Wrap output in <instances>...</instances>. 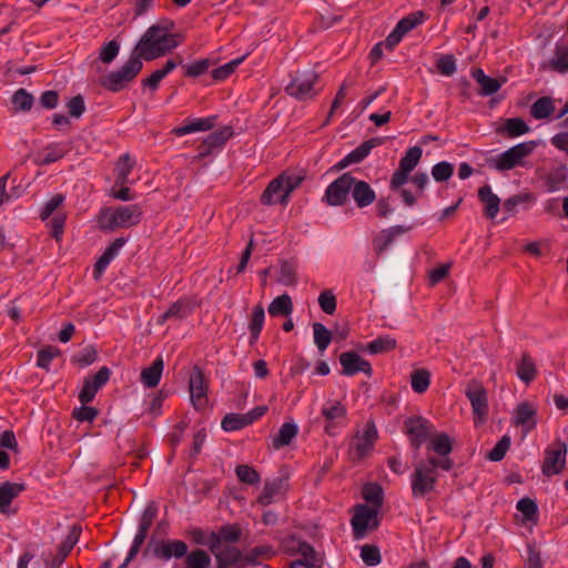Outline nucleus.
Returning a JSON list of instances; mask_svg holds the SVG:
<instances>
[{
    "instance_id": "39448f33",
    "label": "nucleus",
    "mask_w": 568,
    "mask_h": 568,
    "mask_svg": "<svg viewBox=\"0 0 568 568\" xmlns=\"http://www.w3.org/2000/svg\"><path fill=\"white\" fill-rule=\"evenodd\" d=\"M536 146L537 143L535 141L516 144L495 158L491 165L498 171H508L516 166H524L525 159L535 151Z\"/></svg>"
},
{
    "instance_id": "20e7f679",
    "label": "nucleus",
    "mask_w": 568,
    "mask_h": 568,
    "mask_svg": "<svg viewBox=\"0 0 568 568\" xmlns=\"http://www.w3.org/2000/svg\"><path fill=\"white\" fill-rule=\"evenodd\" d=\"M143 63L138 57L131 54V58L116 71L105 75L101 83L103 88L118 92L126 87L142 70Z\"/></svg>"
},
{
    "instance_id": "dca6fc26",
    "label": "nucleus",
    "mask_w": 568,
    "mask_h": 568,
    "mask_svg": "<svg viewBox=\"0 0 568 568\" xmlns=\"http://www.w3.org/2000/svg\"><path fill=\"white\" fill-rule=\"evenodd\" d=\"M378 433L373 420L366 422L362 434H357L353 446L354 456L358 459L364 458L374 447Z\"/></svg>"
},
{
    "instance_id": "e433bc0d",
    "label": "nucleus",
    "mask_w": 568,
    "mask_h": 568,
    "mask_svg": "<svg viewBox=\"0 0 568 568\" xmlns=\"http://www.w3.org/2000/svg\"><path fill=\"white\" fill-rule=\"evenodd\" d=\"M555 111L554 100L549 97L539 98L530 106V114L536 120H542Z\"/></svg>"
},
{
    "instance_id": "473e14b6",
    "label": "nucleus",
    "mask_w": 568,
    "mask_h": 568,
    "mask_svg": "<svg viewBox=\"0 0 568 568\" xmlns=\"http://www.w3.org/2000/svg\"><path fill=\"white\" fill-rule=\"evenodd\" d=\"M298 432L297 425L294 423H284L278 433L272 439V447L280 449L291 444L293 438L296 437Z\"/></svg>"
},
{
    "instance_id": "338daca9",
    "label": "nucleus",
    "mask_w": 568,
    "mask_h": 568,
    "mask_svg": "<svg viewBox=\"0 0 568 568\" xmlns=\"http://www.w3.org/2000/svg\"><path fill=\"white\" fill-rule=\"evenodd\" d=\"M567 179V169L560 168L551 172L546 180V186L549 192H555L559 189V185Z\"/></svg>"
},
{
    "instance_id": "09e8293b",
    "label": "nucleus",
    "mask_w": 568,
    "mask_h": 568,
    "mask_svg": "<svg viewBox=\"0 0 568 568\" xmlns=\"http://www.w3.org/2000/svg\"><path fill=\"white\" fill-rule=\"evenodd\" d=\"M98 224L103 231H114L115 229H120L115 209H102L98 215Z\"/></svg>"
},
{
    "instance_id": "603ef678",
    "label": "nucleus",
    "mask_w": 568,
    "mask_h": 568,
    "mask_svg": "<svg viewBox=\"0 0 568 568\" xmlns=\"http://www.w3.org/2000/svg\"><path fill=\"white\" fill-rule=\"evenodd\" d=\"M423 150L419 146L409 148L399 161V168L412 172L420 161Z\"/></svg>"
},
{
    "instance_id": "cd10ccee",
    "label": "nucleus",
    "mask_w": 568,
    "mask_h": 568,
    "mask_svg": "<svg viewBox=\"0 0 568 568\" xmlns=\"http://www.w3.org/2000/svg\"><path fill=\"white\" fill-rule=\"evenodd\" d=\"M479 201L484 204V215L488 220H494L500 206V199L493 193L489 185H484L478 190Z\"/></svg>"
},
{
    "instance_id": "c85d7f7f",
    "label": "nucleus",
    "mask_w": 568,
    "mask_h": 568,
    "mask_svg": "<svg viewBox=\"0 0 568 568\" xmlns=\"http://www.w3.org/2000/svg\"><path fill=\"white\" fill-rule=\"evenodd\" d=\"M351 190L358 207H366L375 201L376 195L374 190L364 181H356L354 178V184Z\"/></svg>"
},
{
    "instance_id": "ea45409f",
    "label": "nucleus",
    "mask_w": 568,
    "mask_h": 568,
    "mask_svg": "<svg viewBox=\"0 0 568 568\" xmlns=\"http://www.w3.org/2000/svg\"><path fill=\"white\" fill-rule=\"evenodd\" d=\"M11 102L16 112H28L32 109L34 98L21 88L13 93Z\"/></svg>"
},
{
    "instance_id": "4be33fe9",
    "label": "nucleus",
    "mask_w": 568,
    "mask_h": 568,
    "mask_svg": "<svg viewBox=\"0 0 568 568\" xmlns=\"http://www.w3.org/2000/svg\"><path fill=\"white\" fill-rule=\"evenodd\" d=\"M284 178H276L272 180L264 192L261 195V203L264 205H272L281 203L286 205L290 197H283L285 193V184L283 183Z\"/></svg>"
},
{
    "instance_id": "ddd939ff",
    "label": "nucleus",
    "mask_w": 568,
    "mask_h": 568,
    "mask_svg": "<svg viewBox=\"0 0 568 568\" xmlns=\"http://www.w3.org/2000/svg\"><path fill=\"white\" fill-rule=\"evenodd\" d=\"M511 423L528 434L537 426V407L527 400L519 403L513 414Z\"/></svg>"
},
{
    "instance_id": "423d86ee",
    "label": "nucleus",
    "mask_w": 568,
    "mask_h": 568,
    "mask_svg": "<svg viewBox=\"0 0 568 568\" xmlns=\"http://www.w3.org/2000/svg\"><path fill=\"white\" fill-rule=\"evenodd\" d=\"M465 395L470 402L475 423H483L488 415L487 390L483 384L476 379L467 383Z\"/></svg>"
},
{
    "instance_id": "f03ea898",
    "label": "nucleus",
    "mask_w": 568,
    "mask_h": 568,
    "mask_svg": "<svg viewBox=\"0 0 568 568\" xmlns=\"http://www.w3.org/2000/svg\"><path fill=\"white\" fill-rule=\"evenodd\" d=\"M80 534L81 527L73 525L55 555L50 550L40 549L38 545H29L20 556L17 568H29V561L36 557H41L44 568H59L78 542Z\"/></svg>"
},
{
    "instance_id": "aec40b11",
    "label": "nucleus",
    "mask_w": 568,
    "mask_h": 568,
    "mask_svg": "<svg viewBox=\"0 0 568 568\" xmlns=\"http://www.w3.org/2000/svg\"><path fill=\"white\" fill-rule=\"evenodd\" d=\"M24 490V485L19 483L4 481L0 485V513L6 516L16 515L17 507L12 506L16 499Z\"/></svg>"
},
{
    "instance_id": "7c9ffc66",
    "label": "nucleus",
    "mask_w": 568,
    "mask_h": 568,
    "mask_svg": "<svg viewBox=\"0 0 568 568\" xmlns=\"http://www.w3.org/2000/svg\"><path fill=\"white\" fill-rule=\"evenodd\" d=\"M529 130L528 124L521 118H509L496 129V132L506 138H517L528 133Z\"/></svg>"
},
{
    "instance_id": "49530a36",
    "label": "nucleus",
    "mask_w": 568,
    "mask_h": 568,
    "mask_svg": "<svg viewBox=\"0 0 568 568\" xmlns=\"http://www.w3.org/2000/svg\"><path fill=\"white\" fill-rule=\"evenodd\" d=\"M265 318L264 308L262 305H256L253 308L252 317L250 321L248 329L251 332V343L257 341L258 335L262 331L263 323Z\"/></svg>"
},
{
    "instance_id": "f3484780",
    "label": "nucleus",
    "mask_w": 568,
    "mask_h": 568,
    "mask_svg": "<svg viewBox=\"0 0 568 568\" xmlns=\"http://www.w3.org/2000/svg\"><path fill=\"white\" fill-rule=\"evenodd\" d=\"M110 376V368L103 366L93 377L85 378L83 387L79 394L80 402L82 404L92 402L98 390L109 381Z\"/></svg>"
},
{
    "instance_id": "0eeeda50",
    "label": "nucleus",
    "mask_w": 568,
    "mask_h": 568,
    "mask_svg": "<svg viewBox=\"0 0 568 568\" xmlns=\"http://www.w3.org/2000/svg\"><path fill=\"white\" fill-rule=\"evenodd\" d=\"M567 445L561 440H556L545 450V458L541 465V471L546 477H551L562 473L566 466Z\"/></svg>"
},
{
    "instance_id": "9d476101",
    "label": "nucleus",
    "mask_w": 568,
    "mask_h": 568,
    "mask_svg": "<svg viewBox=\"0 0 568 568\" xmlns=\"http://www.w3.org/2000/svg\"><path fill=\"white\" fill-rule=\"evenodd\" d=\"M406 433L409 435L410 445L418 450L422 444L435 434L433 425L424 417H409L405 420Z\"/></svg>"
},
{
    "instance_id": "3c124183",
    "label": "nucleus",
    "mask_w": 568,
    "mask_h": 568,
    "mask_svg": "<svg viewBox=\"0 0 568 568\" xmlns=\"http://www.w3.org/2000/svg\"><path fill=\"white\" fill-rule=\"evenodd\" d=\"M312 327L314 333V343L321 352H324L332 342V332L318 322L313 323Z\"/></svg>"
},
{
    "instance_id": "79ce46f5",
    "label": "nucleus",
    "mask_w": 568,
    "mask_h": 568,
    "mask_svg": "<svg viewBox=\"0 0 568 568\" xmlns=\"http://www.w3.org/2000/svg\"><path fill=\"white\" fill-rule=\"evenodd\" d=\"M211 561L210 555L202 549H195L185 555V568H209Z\"/></svg>"
},
{
    "instance_id": "864d4df0",
    "label": "nucleus",
    "mask_w": 568,
    "mask_h": 568,
    "mask_svg": "<svg viewBox=\"0 0 568 568\" xmlns=\"http://www.w3.org/2000/svg\"><path fill=\"white\" fill-rule=\"evenodd\" d=\"M235 473L240 481L248 485H255L261 480L258 473L248 465H239Z\"/></svg>"
},
{
    "instance_id": "9b49d317",
    "label": "nucleus",
    "mask_w": 568,
    "mask_h": 568,
    "mask_svg": "<svg viewBox=\"0 0 568 568\" xmlns=\"http://www.w3.org/2000/svg\"><path fill=\"white\" fill-rule=\"evenodd\" d=\"M353 184L354 176L349 173H344L327 186L324 200L328 205H343L348 197Z\"/></svg>"
},
{
    "instance_id": "72a5a7b5",
    "label": "nucleus",
    "mask_w": 568,
    "mask_h": 568,
    "mask_svg": "<svg viewBox=\"0 0 568 568\" xmlns=\"http://www.w3.org/2000/svg\"><path fill=\"white\" fill-rule=\"evenodd\" d=\"M537 375V368L534 359L529 354L523 353L520 361L517 364V376L524 383L529 384L535 379Z\"/></svg>"
},
{
    "instance_id": "680f3d73",
    "label": "nucleus",
    "mask_w": 568,
    "mask_h": 568,
    "mask_svg": "<svg viewBox=\"0 0 568 568\" xmlns=\"http://www.w3.org/2000/svg\"><path fill=\"white\" fill-rule=\"evenodd\" d=\"M278 282L287 286L296 283L295 266L292 263L287 261L281 263Z\"/></svg>"
},
{
    "instance_id": "6e6d98bb",
    "label": "nucleus",
    "mask_w": 568,
    "mask_h": 568,
    "mask_svg": "<svg viewBox=\"0 0 568 568\" xmlns=\"http://www.w3.org/2000/svg\"><path fill=\"white\" fill-rule=\"evenodd\" d=\"M243 60H244V57L234 59V60L225 63L224 65L214 69L212 72L213 79L216 81L225 80L235 71V69L243 62Z\"/></svg>"
},
{
    "instance_id": "1a4fd4ad",
    "label": "nucleus",
    "mask_w": 568,
    "mask_h": 568,
    "mask_svg": "<svg viewBox=\"0 0 568 568\" xmlns=\"http://www.w3.org/2000/svg\"><path fill=\"white\" fill-rule=\"evenodd\" d=\"M317 79L318 75L315 71L298 73L286 87L285 91L298 100L313 98L316 94L313 85Z\"/></svg>"
},
{
    "instance_id": "6ab92c4d",
    "label": "nucleus",
    "mask_w": 568,
    "mask_h": 568,
    "mask_svg": "<svg viewBox=\"0 0 568 568\" xmlns=\"http://www.w3.org/2000/svg\"><path fill=\"white\" fill-rule=\"evenodd\" d=\"M339 363L342 365V374L353 376L357 373H364L371 376L373 371L368 361L362 358L355 352H344L339 355Z\"/></svg>"
},
{
    "instance_id": "c03bdc74",
    "label": "nucleus",
    "mask_w": 568,
    "mask_h": 568,
    "mask_svg": "<svg viewBox=\"0 0 568 568\" xmlns=\"http://www.w3.org/2000/svg\"><path fill=\"white\" fill-rule=\"evenodd\" d=\"M212 125L213 124H212L211 119H197V120L190 122L189 124H185V125H182L179 128H174L172 130V133L175 134L176 136H182V135H185V134H189L192 132H196V131L210 130L212 128Z\"/></svg>"
},
{
    "instance_id": "b1692460",
    "label": "nucleus",
    "mask_w": 568,
    "mask_h": 568,
    "mask_svg": "<svg viewBox=\"0 0 568 568\" xmlns=\"http://www.w3.org/2000/svg\"><path fill=\"white\" fill-rule=\"evenodd\" d=\"M126 240L124 237L115 239L99 257L94 265L93 277L99 280L108 267L110 262L119 254L120 250L124 246Z\"/></svg>"
},
{
    "instance_id": "37998d69",
    "label": "nucleus",
    "mask_w": 568,
    "mask_h": 568,
    "mask_svg": "<svg viewBox=\"0 0 568 568\" xmlns=\"http://www.w3.org/2000/svg\"><path fill=\"white\" fill-rule=\"evenodd\" d=\"M363 498L372 504L371 508H377V511L383 504V489L378 484H366L363 487Z\"/></svg>"
},
{
    "instance_id": "774afa93",
    "label": "nucleus",
    "mask_w": 568,
    "mask_h": 568,
    "mask_svg": "<svg viewBox=\"0 0 568 568\" xmlns=\"http://www.w3.org/2000/svg\"><path fill=\"white\" fill-rule=\"evenodd\" d=\"M552 69L558 72L568 71V49L558 47L556 57L551 61Z\"/></svg>"
},
{
    "instance_id": "de8ad7c7",
    "label": "nucleus",
    "mask_w": 568,
    "mask_h": 568,
    "mask_svg": "<svg viewBox=\"0 0 568 568\" xmlns=\"http://www.w3.org/2000/svg\"><path fill=\"white\" fill-rule=\"evenodd\" d=\"M396 347V339L386 335L379 336L366 345V349L371 354L387 353Z\"/></svg>"
},
{
    "instance_id": "2eb2a0df",
    "label": "nucleus",
    "mask_w": 568,
    "mask_h": 568,
    "mask_svg": "<svg viewBox=\"0 0 568 568\" xmlns=\"http://www.w3.org/2000/svg\"><path fill=\"white\" fill-rule=\"evenodd\" d=\"M288 473L281 471V475L273 478L272 480H266L263 491L258 497V503L262 506H267L272 504L276 498H280L285 495L288 489Z\"/></svg>"
},
{
    "instance_id": "393cba45",
    "label": "nucleus",
    "mask_w": 568,
    "mask_h": 568,
    "mask_svg": "<svg viewBox=\"0 0 568 568\" xmlns=\"http://www.w3.org/2000/svg\"><path fill=\"white\" fill-rule=\"evenodd\" d=\"M471 75L479 84L478 93L483 97L493 95L506 82L505 78L496 79L486 75L483 69L480 68L473 70Z\"/></svg>"
},
{
    "instance_id": "4468645a",
    "label": "nucleus",
    "mask_w": 568,
    "mask_h": 568,
    "mask_svg": "<svg viewBox=\"0 0 568 568\" xmlns=\"http://www.w3.org/2000/svg\"><path fill=\"white\" fill-rule=\"evenodd\" d=\"M189 389L193 406L196 409L205 407L207 403V384L204 377V373L197 366L193 368L190 375Z\"/></svg>"
},
{
    "instance_id": "58836bf2",
    "label": "nucleus",
    "mask_w": 568,
    "mask_h": 568,
    "mask_svg": "<svg viewBox=\"0 0 568 568\" xmlns=\"http://www.w3.org/2000/svg\"><path fill=\"white\" fill-rule=\"evenodd\" d=\"M428 450H433L440 458H449L448 455L453 450V444L449 436L445 433L438 434L435 438L432 439L429 445L427 446Z\"/></svg>"
},
{
    "instance_id": "a211bd4d",
    "label": "nucleus",
    "mask_w": 568,
    "mask_h": 568,
    "mask_svg": "<svg viewBox=\"0 0 568 568\" xmlns=\"http://www.w3.org/2000/svg\"><path fill=\"white\" fill-rule=\"evenodd\" d=\"M281 549L288 556L301 555L303 558L315 559V548L296 535H288L281 539Z\"/></svg>"
},
{
    "instance_id": "f257e3e1",
    "label": "nucleus",
    "mask_w": 568,
    "mask_h": 568,
    "mask_svg": "<svg viewBox=\"0 0 568 568\" xmlns=\"http://www.w3.org/2000/svg\"><path fill=\"white\" fill-rule=\"evenodd\" d=\"M173 22L163 21L146 29L132 54L140 61H152L171 52L181 43L179 34L171 33Z\"/></svg>"
},
{
    "instance_id": "5fc2aeb1",
    "label": "nucleus",
    "mask_w": 568,
    "mask_h": 568,
    "mask_svg": "<svg viewBox=\"0 0 568 568\" xmlns=\"http://www.w3.org/2000/svg\"><path fill=\"white\" fill-rule=\"evenodd\" d=\"M361 558L367 566H376L382 561L379 548L374 545H364L361 548Z\"/></svg>"
},
{
    "instance_id": "c756f323",
    "label": "nucleus",
    "mask_w": 568,
    "mask_h": 568,
    "mask_svg": "<svg viewBox=\"0 0 568 568\" xmlns=\"http://www.w3.org/2000/svg\"><path fill=\"white\" fill-rule=\"evenodd\" d=\"M119 227H130L140 223L142 210L139 205H126L115 207Z\"/></svg>"
},
{
    "instance_id": "bb28decb",
    "label": "nucleus",
    "mask_w": 568,
    "mask_h": 568,
    "mask_svg": "<svg viewBox=\"0 0 568 568\" xmlns=\"http://www.w3.org/2000/svg\"><path fill=\"white\" fill-rule=\"evenodd\" d=\"M187 554V545L182 540H166L154 549L158 558L169 560L172 557L182 558Z\"/></svg>"
},
{
    "instance_id": "412c9836",
    "label": "nucleus",
    "mask_w": 568,
    "mask_h": 568,
    "mask_svg": "<svg viewBox=\"0 0 568 568\" xmlns=\"http://www.w3.org/2000/svg\"><path fill=\"white\" fill-rule=\"evenodd\" d=\"M382 143H383L382 138H372L369 140L364 141L355 150H353L344 159H342L335 165V168L337 170H343L351 164L361 163L371 153V151L374 148L379 146Z\"/></svg>"
},
{
    "instance_id": "6e6552de",
    "label": "nucleus",
    "mask_w": 568,
    "mask_h": 568,
    "mask_svg": "<svg viewBox=\"0 0 568 568\" xmlns=\"http://www.w3.org/2000/svg\"><path fill=\"white\" fill-rule=\"evenodd\" d=\"M378 511L377 508H371L367 505H357L355 514L351 520L355 539H361L366 535L368 529L378 527Z\"/></svg>"
},
{
    "instance_id": "bf43d9fd",
    "label": "nucleus",
    "mask_w": 568,
    "mask_h": 568,
    "mask_svg": "<svg viewBox=\"0 0 568 568\" xmlns=\"http://www.w3.org/2000/svg\"><path fill=\"white\" fill-rule=\"evenodd\" d=\"M278 178H284L283 183L285 184V193L283 197H290L291 193L297 189L304 180L302 173H287L284 172Z\"/></svg>"
},
{
    "instance_id": "e2e57ef3",
    "label": "nucleus",
    "mask_w": 568,
    "mask_h": 568,
    "mask_svg": "<svg viewBox=\"0 0 568 568\" xmlns=\"http://www.w3.org/2000/svg\"><path fill=\"white\" fill-rule=\"evenodd\" d=\"M318 304L321 310L328 315H332L337 306L336 297L331 290H325L320 294Z\"/></svg>"
},
{
    "instance_id": "8fccbe9b",
    "label": "nucleus",
    "mask_w": 568,
    "mask_h": 568,
    "mask_svg": "<svg viewBox=\"0 0 568 568\" xmlns=\"http://www.w3.org/2000/svg\"><path fill=\"white\" fill-rule=\"evenodd\" d=\"M410 384L414 392L423 394L430 384V373L427 369H416L410 375Z\"/></svg>"
},
{
    "instance_id": "69168bd1",
    "label": "nucleus",
    "mask_w": 568,
    "mask_h": 568,
    "mask_svg": "<svg viewBox=\"0 0 568 568\" xmlns=\"http://www.w3.org/2000/svg\"><path fill=\"white\" fill-rule=\"evenodd\" d=\"M509 447H510V438L508 436H504L495 445V447L487 454V458L493 462H499L505 457Z\"/></svg>"
},
{
    "instance_id": "2f4dec72",
    "label": "nucleus",
    "mask_w": 568,
    "mask_h": 568,
    "mask_svg": "<svg viewBox=\"0 0 568 568\" xmlns=\"http://www.w3.org/2000/svg\"><path fill=\"white\" fill-rule=\"evenodd\" d=\"M164 363L162 357H158L151 366L142 369L141 382L145 387L152 388L160 383Z\"/></svg>"
},
{
    "instance_id": "5701e85b",
    "label": "nucleus",
    "mask_w": 568,
    "mask_h": 568,
    "mask_svg": "<svg viewBox=\"0 0 568 568\" xmlns=\"http://www.w3.org/2000/svg\"><path fill=\"white\" fill-rule=\"evenodd\" d=\"M409 173V171L398 168L392 175L389 187L399 193V196L407 206H413L416 204V196L409 190L402 187L408 181Z\"/></svg>"
},
{
    "instance_id": "4d7b16f0",
    "label": "nucleus",
    "mask_w": 568,
    "mask_h": 568,
    "mask_svg": "<svg viewBox=\"0 0 568 568\" xmlns=\"http://www.w3.org/2000/svg\"><path fill=\"white\" fill-rule=\"evenodd\" d=\"M453 173L454 165L446 161L435 164L432 169V176L436 182H445L449 180Z\"/></svg>"
},
{
    "instance_id": "a878e982",
    "label": "nucleus",
    "mask_w": 568,
    "mask_h": 568,
    "mask_svg": "<svg viewBox=\"0 0 568 568\" xmlns=\"http://www.w3.org/2000/svg\"><path fill=\"white\" fill-rule=\"evenodd\" d=\"M232 134L233 132L230 126H224L212 132L202 142L199 156L204 158L209 155L213 149L222 146L232 136Z\"/></svg>"
},
{
    "instance_id": "7ed1b4c3",
    "label": "nucleus",
    "mask_w": 568,
    "mask_h": 568,
    "mask_svg": "<svg viewBox=\"0 0 568 568\" xmlns=\"http://www.w3.org/2000/svg\"><path fill=\"white\" fill-rule=\"evenodd\" d=\"M450 458H436L429 456L426 460L416 464L412 476V493L414 497H422L435 488L437 481V469L450 470L453 468Z\"/></svg>"
},
{
    "instance_id": "0e129e2a",
    "label": "nucleus",
    "mask_w": 568,
    "mask_h": 568,
    "mask_svg": "<svg viewBox=\"0 0 568 568\" xmlns=\"http://www.w3.org/2000/svg\"><path fill=\"white\" fill-rule=\"evenodd\" d=\"M60 351L54 346H47L39 351L37 365L43 369H49L51 361L59 356Z\"/></svg>"
},
{
    "instance_id": "a18cd8bd",
    "label": "nucleus",
    "mask_w": 568,
    "mask_h": 568,
    "mask_svg": "<svg viewBox=\"0 0 568 568\" xmlns=\"http://www.w3.org/2000/svg\"><path fill=\"white\" fill-rule=\"evenodd\" d=\"M424 20L425 13L423 11H416L399 20L395 29L400 32L402 36H405L407 32L422 24Z\"/></svg>"
},
{
    "instance_id": "4c0bfd02",
    "label": "nucleus",
    "mask_w": 568,
    "mask_h": 568,
    "mask_svg": "<svg viewBox=\"0 0 568 568\" xmlns=\"http://www.w3.org/2000/svg\"><path fill=\"white\" fill-rule=\"evenodd\" d=\"M134 166V162L129 154H123L115 165V183L114 185H125L129 183V175Z\"/></svg>"
},
{
    "instance_id": "052dcab7",
    "label": "nucleus",
    "mask_w": 568,
    "mask_h": 568,
    "mask_svg": "<svg viewBox=\"0 0 568 568\" xmlns=\"http://www.w3.org/2000/svg\"><path fill=\"white\" fill-rule=\"evenodd\" d=\"M517 509L524 515L525 519L528 521H532L537 517V504L528 497L521 498L517 503Z\"/></svg>"
},
{
    "instance_id": "13d9d810",
    "label": "nucleus",
    "mask_w": 568,
    "mask_h": 568,
    "mask_svg": "<svg viewBox=\"0 0 568 568\" xmlns=\"http://www.w3.org/2000/svg\"><path fill=\"white\" fill-rule=\"evenodd\" d=\"M65 154L67 151L63 150L59 144H50L45 149L44 156L40 160H37V163L39 165H48L62 159Z\"/></svg>"
},
{
    "instance_id": "a19ab883",
    "label": "nucleus",
    "mask_w": 568,
    "mask_h": 568,
    "mask_svg": "<svg viewBox=\"0 0 568 568\" xmlns=\"http://www.w3.org/2000/svg\"><path fill=\"white\" fill-rule=\"evenodd\" d=\"M293 311L292 300L287 294L277 296L272 301L268 306V313L272 316L284 315L287 316Z\"/></svg>"
},
{
    "instance_id": "f8f14e48",
    "label": "nucleus",
    "mask_w": 568,
    "mask_h": 568,
    "mask_svg": "<svg viewBox=\"0 0 568 568\" xmlns=\"http://www.w3.org/2000/svg\"><path fill=\"white\" fill-rule=\"evenodd\" d=\"M266 410L267 408L265 406H256L254 409L246 414H227L222 419L221 426L225 432H235L242 429L262 417Z\"/></svg>"
},
{
    "instance_id": "f704fd0d",
    "label": "nucleus",
    "mask_w": 568,
    "mask_h": 568,
    "mask_svg": "<svg viewBox=\"0 0 568 568\" xmlns=\"http://www.w3.org/2000/svg\"><path fill=\"white\" fill-rule=\"evenodd\" d=\"M322 415L328 422L325 430L331 433V427L335 420L343 419L346 415L345 406L339 402H328L322 408Z\"/></svg>"
},
{
    "instance_id": "c9c22d12",
    "label": "nucleus",
    "mask_w": 568,
    "mask_h": 568,
    "mask_svg": "<svg viewBox=\"0 0 568 568\" xmlns=\"http://www.w3.org/2000/svg\"><path fill=\"white\" fill-rule=\"evenodd\" d=\"M191 313V306L187 301L180 300L173 303L170 308L164 312L158 320L159 324H163L169 320H182Z\"/></svg>"
}]
</instances>
